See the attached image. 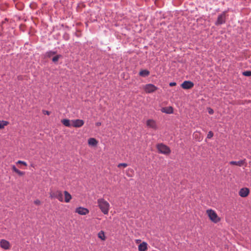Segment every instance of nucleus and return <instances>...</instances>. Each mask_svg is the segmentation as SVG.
<instances>
[{"mask_svg":"<svg viewBox=\"0 0 251 251\" xmlns=\"http://www.w3.org/2000/svg\"><path fill=\"white\" fill-rule=\"evenodd\" d=\"M64 195V199L62 191L60 190L51 191L50 193V199H56L60 202H65L68 203L72 199L71 195L67 191L63 192Z\"/></svg>","mask_w":251,"mask_h":251,"instance_id":"1","label":"nucleus"},{"mask_svg":"<svg viewBox=\"0 0 251 251\" xmlns=\"http://www.w3.org/2000/svg\"><path fill=\"white\" fill-rule=\"evenodd\" d=\"M98 206L101 212L104 215L108 214L110 206L109 202L103 198H100L97 200Z\"/></svg>","mask_w":251,"mask_h":251,"instance_id":"2","label":"nucleus"},{"mask_svg":"<svg viewBox=\"0 0 251 251\" xmlns=\"http://www.w3.org/2000/svg\"><path fill=\"white\" fill-rule=\"evenodd\" d=\"M207 215H208L209 219L214 223H217L221 221V218L218 216L216 212L211 209H207L206 211Z\"/></svg>","mask_w":251,"mask_h":251,"instance_id":"3","label":"nucleus"},{"mask_svg":"<svg viewBox=\"0 0 251 251\" xmlns=\"http://www.w3.org/2000/svg\"><path fill=\"white\" fill-rule=\"evenodd\" d=\"M157 149L158 151L162 154H169L171 152L170 148L163 144H159L157 145Z\"/></svg>","mask_w":251,"mask_h":251,"instance_id":"4","label":"nucleus"},{"mask_svg":"<svg viewBox=\"0 0 251 251\" xmlns=\"http://www.w3.org/2000/svg\"><path fill=\"white\" fill-rule=\"evenodd\" d=\"M157 88L152 84H146L144 86V89L147 93H151L155 91Z\"/></svg>","mask_w":251,"mask_h":251,"instance_id":"5","label":"nucleus"},{"mask_svg":"<svg viewBox=\"0 0 251 251\" xmlns=\"http://www.w3.org/2000/svg\"><path fill=\"white\" fill-rule=\"evenodd\" d=\"M146 125L148 128H152L153 130H156L158 126L156 122L153 119H149L146 121Z\"/></svg>","mask_w":251,"mask_h":251,"instance_id":"6","label":"nucleus"},{"mask_svg":"<svg viewBox=\"0 0 251 251\" xmlns=\"http://www.w3.org/2000/svg\"><path fill=\"white\" fill-rule=\"evenodd\" d=\"M226 22V12H223L221 15L218 16L217 21L215 23V25H220L223 24Z\"/></svg>","mask_w":251,"mask_h":251,"instance_id":"7","label":"nucleus"},{"mask_svg":"<svg viewBox=\"0 0 251 251\" xmlns=\"http://www.w3.org/2000/svg\"><path fill=\"white\" fill-rule=\"evenodd\" d=\"M72 126L75 127H80L84 124V122L82 120L76 119L71 121Z\"/></svg>","mask_w":251,"mask_h":251,"instance_id":"8","label":"nucleus"},{"mask_svg":"<svg viewBox=\"0 0 251 251\" xmlns=\"http://www.w3.org/2000/svg\"><path fill=\"white\" fill-rule=\"evenodd\" d=\"M75 212L81 215H86L89 213V210L84 207H79L75 209Z\"/></svg>","mask_w":251,"mask_h":251,"instance_id":"9","label":"nucleus"},{"mask_svg":"<svg viewBox=\"0 0 251 251\" xmlns=\"http://www.w3.org/2000/svg\"><path fill=\"white\" fill-rule=\"evenodd\" d=\"M0 246L4 250H9L11 248V245L9 242L5 239H1L0 240Z\"/></svg>","mask_w":251,"mask_h":251,"instance_id":"10","label":"nucleus"},{"mask_svg":"<svg viewBox=\"0 0 251 251\" xmlns=\"http://www.w3.org/2000/svg\"><path fill=\"white\" fill-rule=\"evenodd\" d=\"M229 164L231 165H236L238 166H242L243 165H245V166H247V162L246 159L239 160L238 161H231L229 162Z\"/></svg>","mask_w":251,"mask_h":251,"instance_id":"11","label":"nucleus"},{"mask_svg":"<svg viewBox=\"0 0 251 251\" xmlns=\"http://www.w3.org/2000/svg\"><path fill=\"white\" fill-rule=\"evenodd\" d=\"M250 193V190L248 188H243L240 189V190L239 192V195L241 197H246L248 196Z\"/></svg>","mask_w":251,"mask_h":251,"instance_id":"12","label":"nucleus"},{"mask_svg":"<svg viewBox=\"0 0 251 251\" xmlns=\"http://www.w3.org/2000/svg\"><path fill=\"white\" fill-rule=\"evenodd\" d=\"M194 83L190 81H185L181 84V87L184 89H189L192 88Z\"/></svg>","mask_w":251,"mask_h":251,"instance_id":"13","label":"nucleus"},{"mask_svg":"<svg viewBox=\"0 0 251 251\" xmlns=\"http://www.w3.org/2000/svg\"><path fill=\"white\" fill-rule=\"evenodd\" d=\"M139 251H147L148 249V244L145 242H143L138 246Z\"/></svg>","mask_w":251,"mask_h":251,"instance_id":"14","label":"nucleus"},{"mask_svg":"<svg viewBox=\"0 0 251 251\" xmlns=\"http://www.w3.org/2000/svg\"><path fill=\"white\" fill-rule=\"evenodd\" d=\"M161 111L166 114H172L173 113V108L171 106L165 107L161 109Z\"/></svg>","mask_w":251,"mask_h":251,"instance_id":"15","label":"nucleus"},{"mask_svg":"<svg viewBox=\"0 0 251 251\" xmlns=\"http://www.w3.org/2000/svg\"><path fill=\"white\" fill-rule=\"evenodd\" d=\"M88 144L89 146H96L98 144L97 140L94 138H90L88 140Z\"/></svg>","mask_w":251,"mask_h":251,"instance_id":"16","label":"nucleus"},{"mask_svg":"<svg viewBox=\"0 0 251 251\" xmlns=\"http://www.w3.org/2000/svg\"><path fill=\"white\" fill-rule=\"evenodd\" d=\"M61 123L67 127H70L71 126H72L71 121L68 119H63L61 120Z\"/></svg>","mask_w":251,"mask_h":251,"instance_id":"17","label":"nucleus"},{"mask_svg":"<svg viewBox=\"0 0 251 251\" xmlns=\"http://www.w3.org/2000/svg\"><path fill=\"white\" fill-rule=\"evenodd\" d=\"M98 237L102 241H104L106 239L104 232L102 230L100 231L98 234Z\"/></svg>","mask_w":251,"mask_h":251,"instance_id":"18","label":"nucleus"},{"mask_svg":"<svg viewBox=\"0 0 251 251\" xmlns=\"http://www.w3.org/2000/svg\"><path fill=\"white\" fill-rule=\"evenodd\" d=\"M150 74V72L147 70H141L139 72V75L141 76L145 77L148 76Z\"/></svg>","mask_w":251,"mask_h":251,"instance_id":"19","label":"nucleus"},{"mask_svg":"<svg viewBox=\"0 0 251 251\" xmlns=\"http://www.w3.org/2000/svg\"><path fill=\"white\" fill-rule=\"evenodd\" d=\"M9 123L6 121H0V129H2L6 126Z\"/></svg>","mask_w":251,"mask_h":251,"instance_id":"20","label":"nucleus"},{"mask_svg":"<svg viewBox=\"0 0 251 251\" xmlns=\"http://www.w3.org/2000/svg\"><path fill=\"white\" fill-rule=\"evenodd\" d=\"M133 174V170L132 169L128 168L126 171V175L129 177H132Z\"/></svg>","mask_w":251,"mask_h":251,"instance_id":"21","label":"nucleus"},{"mask_svg":"<svg viewBox=\"0 0 251 251\" xmlns=\"http://www.w3.org/2000/svg\"><path fill=\"white\" fill-rule=\"evenodd\" d=\"M61 57V55H55V56H53V57L52 58V61L53 62L56 63L58 61L59 59Z\"/></svg>","mask_w":251,"mask_h":251,"instance_id":"22","label":"nucleus"},{"mask_svg":"<svg viewBox=\"0 0 251 251\" xmlns=\"http://www.w3.org/2000/svg\"><path fill=\"white\" fill-rule=\"evenodd\" d=\"M56 54L55 51H50L47 53V56L49 57H51L52 56H54L53 55Z\"/></svg>","mask_w":251,"mask_h":251,"instance_id":"23","label":"nucleus"},{"mask_svg":"<svg viewBox=\"0 0 251 251\" xmlns=\"http://www.w3.org/2000/svg\"><path fill=\"white\" fill-rule=\"evenodd\" d=\"M243 75L245 76H251V71H248L243 73Z\"/></svg>","mask_w":251,"mask_h":251,"instance_id":"24","label":"nucleus"},{"mask_svg":"<svg viewBox=\"0 0 251 251\" xmlns=\"http://www.w3.org/2000/svg\"><path fill=\"white\" fill-rule=\"evenodd\" d=\"M117 166L118 168H121V167L126 168L127 166V164L125 163H120Z\"/></svg>","mask_w":251,"mask_h":251,"instance_id":"25","label":"nucleus"},{"mask_svg":"<svg viewBox=\"0 0 251 251\" xmlns=\"http://www.w3.org/2000/svg\"><path fill=\"white\" fill-rule=\"evenodd\" d=\"M16 164H22L25 166H26L27 165V163L23 161L19 160L16 162Z\"/></svg>","mask_w":251,"mask_h":251,"instance_id":"26","label":"nucleus"},{"mask_svg":"<svg viewBox=\"0 0 251 251\" xmlns=\"http://www.w3.org/2000/svg\"><path fill=\"white\" fill-rule=\"evenodd\" d=\"M213 136V133L211 131H209L207 134V138L210 139Z\"/></svg>","mask_w":251,"mask_h":251,"instance_id":"27","label":"nucleus"},{"mask_svg":"<svg viewBox=\"0 0 251 251\" xmlns=\"http://www.w3.org/2000/svg\"><path fill=\"white\" fill-rule=\"evenodd\" d=\"M16 173L20 176H23L25 174V173L24 172L21 171L19 170L17 171Z\"/></svg>","mask_w":251,"mask_h":251,"instance_id":"28","label":"nucleus"},{"mask_svg":"<svg viewBox=\"0 0 251 251\" xmlns=\"http://www.w3.org/2000/svg\"><path fill=\"white\" fill-rule=\"evenodd\" d=\"M208 112L210 114H212L214 113V111L211 108H208Z\"/></svg>","mask_w":251,"mask_h":251,"instance_id":"29","label":"nucleus"},{"mask_svg":"<svg viewBox=\"0 0 251 251\" xmlns=\"http://www.w3.org/2000/svg\"><path fill=\"white\" fill-rule=\"evenodd\" d=\"M12 169L15 173H16L17 172V171L18 170V169H17L16 167L14 165H13L12 166Z\"/></svg>","mask_w":251,"mask_h":251,"instance_id":"30","label":"nucleus"},{"mask_svg":"<svg viewBox=\"0 0 251 251\" xmlns=\"http://www.w3.org/2000/svg\"><path fill=\"white\" fill-rule=\"evenodd\" d=\"M43 113L44 114L49 115L50 114V112L47 110H43Z\"/></svg>","mask_w":251,"mask_h":251,"instance_id":"31","label":"nucleus"},{"mask_svg":"<svg viewBox=\"0 0 251 251\" xmlns=\"http://www.w3.org/2000/svg\"><path fill=\"white\" fill-rule=\"evenodd\" d=\"M34 202L36 205H39L41 204V201L38 200H36V201H34Z\"/></svg>","mask_w":251,"mask_h":251,"instance_id":"32","label":"nucleus"},{"mask_svg":"<svg viewBox=\"0 0 251 251\" xmlns=\"http://www.w3.org/2000/svg\"><path fill=\"white\" fill-rule=\"evenodd\" d=\"M169 85L170 86H176V82H171L169 84Z\"/></svg>","mask_w":251,"mask_h":251,"instance_id":"33","label":"nucleus"},{"mask_svg":"<svg viewBox=\"0 0 251 251\" xmlns=\"http://www.w3.org/2000/svg\"><path fill=\"white\" fill-rule=\"evenodd\" d=\"M101 123L100 122H97L96 123V126H101Z\"/></svg>","mask_w":251,"mask_h":251,"instance_id":"34","label":"nucleus"},{"mask_svg":"<svg viewBox=\"0 0 251 251\" xmlns=\"http://www.w3.org/2000/svg\"><path fill=\"white\" fill-rule=\"evenodd\" d=\"M199 134V133L196 132V133L194 134V135H195V136H196V135H198Z\"/></svg>","mask_w":251,"mask_h":251,"instance_id":"35","label":"nucleus"},{"mask_svg":"<svg viewBox=\"0 0 251 251\" xmlns=\"http://www.w3.org/2000/svg\"><path fill=\"white\" fill-rule=\"evenodd\" d=\"M5 23V21H4V22H2V24Z\"/></svg>","mask_w":251,"mask_h":251,"instance_id":"36","label":"nucleus"},{"mask_svg":"<svg viewBox=\"0 0 251 251\" xmlns=\"http://www.w3.org/2000/svg\"><path fill=\"white\" fill-rule=\"evenodd\" d=\"M5 23V21H4V22H2V24Z\"/></svg>","mask_w":251,"mask_h":251,"instance_id":"37","label":"nucleus"},{"mask_svg":"<svg viewBox=\"0 0 251 251\" xmlns=\"http://www.w3.org/2000/svg\"><path fill=\"white\" fill-rule=\"evenodd\" d=\"M5 23V21H4V22H2V24Z\"/></svg>","mask_w":251,"mask_h":251,"instance_id":"38","label":"nucleus"}]
</instances>
